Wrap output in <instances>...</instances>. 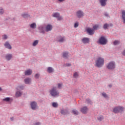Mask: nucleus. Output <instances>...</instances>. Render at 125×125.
Instances as JSON below:
<instances>
[{"instance_id":"nucleus-1","label":"nucleus","mask_w":125,"mask_h":125,"mask_svg":"<svg viewBox=\"0 0 125 125\" xmlns=\"http://www.w3.org/2000/svg\"><path fill=\"white\" fill-rule=\"evenodd\" d=\"M104 65V59L100 57L96 61V66L98 68H101Z\"/></svg>"},{"instance_id":"nucleus-2","label":"nucleus","mask_w":125,"mask_h":125,"mask_svg":"<svg viewBox=\"0 0 125 125\" xmlns=\"http://www.w3.org/2000/svg\"><path fill=\"white\" fill-rule=\"evenodd\" d=\"M106 68H107L108 70H114V69L116 68V62H109L108 63Z\"/></svg>"},{"instance_id":"nucleus-3","label":"nucleus","mask_w":125,"mask_h":125,"mask_svg":"<svg viewBox=\"0 0 125 125\" xmlns=\"http://www.w3.org/2000/svg\"><path fill=\"white\" fill-rule=\"evenodd\" d=\"M123 111H124V107L123 106H117L113 109V112L115 114L122 113Z\"/></svg>"},{"instance_id":"nucleus-4","label":"nucleus","mask_w":125,"mask_h":125,"mask_svg":"<svg viewBox=\"0 0 125 125\" xmlns=\"http://www.w3.org/2000/svg\"><path fill=\"white\" fill-rule=\"evenodd\" d=\"M50 93L51 96H53V97H55V96H57L59 95V92L56 91V88L54 87L50 91Z\"/></svg>"},{"instance_id":"nucleus-5","label":"nucleus","mask_w":125,"mask_h":125,"mask_svg":"<svg viewBox=\"0 0 125 125\" xmlns=\"http://www.w3.org/2000/svg\"><path fill=\"white\" fill-rule=\"evenodd\" d=\"M99 43L100 44L105 45L107 44V39H106L104 37L102 36L99 39Z\"/></svg>"},{"instance_id":"nucleus-6","label":"nucleus","mask_w":125,"mask_h":125,"mask_svg":"<svg viewBox=\"0 0 125 125\" xmlns=\"http://www.w3.org/2000/svg\"><path fill=\"white\" fill-rule=\"evenodd\" d=\"M39 106L38 105V103L36 101L32 102V110L36 111L38 110Z\"/></svg>"},{"instance_id":"nucleus-7","label":"nucleus","mask_w":125,"mask_h":125,"mask_svg":"<svg viewBox=\"0 0 125 125\" xmlns=\"http://www.w3.org/2000/svg\"><path fill=\"white\" fill-rule=\"evenodd\" d=\"M61 114L62 115H68L70 114V111H69V108H66L65 109L62 108L61 110Z\"/></svg>"},{"instance_id":"nucleus-8","label":"nucleus","mask_w":125,"mask_h":125,"mask_svg":"<svg viewBox=\"0 0 125 125\" xmlns=\"http://www.w3.org/2000/svg\"><path fill=\"white\" fill-rule=\"evenodd\" d=\"M38 30H39V33H40V34H44L45 33V27L43 25L39 26Z\"/></svg>"},{"instance_id":"nucleus-9","label":"nucleus","mask_w":125,"mask_h":125,"mask_svg":"<svg viewBox=\"0 0 125 125\" xmlns=\"http://www.w3.org/2000/svg\"><path fill=\"white\" fill-rule=\"evenodd\" d=\"M86 31L87 33L89 35V36H92V35H94L95 31L94 29L91 28H88L86 29Z\"/></svg>"},{"instance_id":"nucleus-10","label":"nucleus","mask_w":125,"mask_h":125,"mask_svg":"<svg viewBox=\"0 0 125 125\" xmlns=\"http://www.w3.org/2000/svg\"><path fill=\"white\" fill-rule=\"evenodd\" d=\"M76 15L78 18H82L84 15L83 12L82 10H79L76 12Z\"/></svg>"},{"instance_id":"nucleus-11","label":"nucleus","mask_w":125,"mask_h":125,"mask_svg":"<svg viewBox=\"0 0 125 125\" xmlns=\"http://www.w3.org/2000/svg\"><path fill=\"white\" fill-rule=\"evenodd\" d=\"M57 42H65V37H62L61 36H58L57 38Z\"/></svg>"},{"instance_id":"nucleus-12","label":"nucleus","mask_w":125,"mask_h":125,"mask_svg":"<svg viewBox=\"0 0 125 125\" xmlns=\"http://www.w3.org/2000/svg\"><path fill=\"white\" fill-rule=\"evenodd\" d=\"M4 46H5V48H7V49H11V48H12V47H11V45L8 41H7L5 42L4 44Z\"/></svg>"},{"instance_id":"nucleus-13","label":"nucleus","mask_w":125,"mask_h":125,"mask_svg":"<svg viewBox=\"0 0 125 125\" xmlns=\"http://www.w3.org/2000/svg\"><path fill=\"white\" fill-rule=\"evenodd\" d=\"M24 74L26 76H31V75H32V69H27L24 71Z\"/></svg>"},{"instance_id":"nucleus-14","label":"nucleus","mask_w":125,"mask_h":125,"mask_svg":"<svg viewBox=\"0 0 125 125\" xmlns=\"http://www.w3.org/2000/svg\"><path fill=\"white\" fill-rule=\"evenodd\" d=\"M88 108L86 106H84L81 108V112L83 113V114H86L87 113V110Z\"/></svg>"},{"instance_id":"nucleus-15","label":"nucleus","mask_w":125,"mask_h":125,"mask_svg":"<svg viewBox=\"0 0 125 125\" xmlns=\"http://www.w3.org/2000/svg\"><path fill=\"white\" fill-rule=\"evenodd\" d=\"M108 0H100V3L101 4V5L102 6L105 7L106 6V5L107 4V1Z\"/></svg>"},{"instance_id":"nucleus-16","label":"nucleus","mask_w":125,"mask_h":125,"mask_svg":"<svg viewBox=\"0 0 125 125\" xmlns=\"http://www.w3.org/2000/svg\"><path fill=\"white\" fill-rule=\"evenodd\" d=\"M5 57L7 61H10V60H11V59L12 58V54H7L5 55Z\"/></svg>"},{"instance_id":"nucleus-17","label":"nucleus","mask_w":125,"mask_h":125,"mask_svg":"<svg viewBox=\"0 0 125 125\" xmlns=\"http://www.w3.org/2000/svg\"><path fill=\"white\" fill-rule=\"evenodd\" d=\"M52 25L51 24H47L45 27V31L46 32H49L52 30Z\"/></svg>"},{"instance_id":"nucleus-18","label":"nucleus","mask_w":125,"mask_h":125,"mask_svg":"<svg viewBox=\"0 0 125 125\" xmlns=\"http://www.w3.org/2000/svg\"><path fill=\"white\" fill-rule=\"evenodd\" d=\"M3 101H5V102H12L13 99L10 97H6L3 99Z\"/></svg>"},{"instance_id":"nucleus-19","label":"nucleus","mask_w":125,"mask_h":125,"mask_svg":"<svg viewBox=\"0 0 125 125\" xmlns=\"http://www.w3.org/2000/svg\"><path fill=\"white\" fill-rule=\"evenodd\" d=\"M21 16L26 19V18H29V17H30V14L27 12H24L21 14Z\"/></svg>"},{"instance_id":"nucleus-20","label":"nucleus","mask_w":125,"mask_h":125,"mask_svg":"<svg viewBox=\"0 0 125 125\" xmlns=\"http://www.w3.org/2000/svg\"><path fill=\"white\" fill-rule=\"evenodd\" d=\"M62 57L63 58H64V59H67L69 57V52L66 51L63 52L62 53Z\"/></svg>"},{"instance_id":"nucleus-21","label":"nucleus","mask_w":125,"mask_h":125,"mask_svg":"<svg viewBox=\"0 0 125 125\" xmlns=\"http://www.w3.org/2000/svg\"><path fill=\"white\" fill-rule=\"evenodd\" d=\"M83 43H89V38H84L82 40Z\"/></svg>"},{"instance_id":"nucleus-22","label":"nucleus","mask_w":125,"mask_h":125,"mask_svg":"<svg viewBox=\"0 0 125 125\" xmlns=\"http://www.w3.org/2000/svg\"><path fill=\"white\" fill-rule=\"evenodd\" d=\"M24 87H25L24 85H19L17 87L16 89L17 90H19V91L23 90Z\"/></svg>"},{"instance_id":"nucleus-23","label":"nucleus","mask_w":125,"mask_h":125,"mask_svg":"<svg viewBox=\"0 0 125 125\" xmlns=\"http://www.w3.org/2000/svg\"><path fill=\"white\" fill-rule=\"evenodd\" d=\"M32 80L30 78H27L24 79V82L25 84H29L31 83Z\"/></svg>"},{"instance_id":"nucleus-24","label":"nucleus","mask_w":125,"mask_h":125,"mask_svg":"<svg viewBox=\"0 0 125 125\" xmlns=\"http://www.w3.org/2000/svg\"><path fill=\"white\" fill-rule=\"evenodd\" d=\"M122 18L123 23L125 24V10H123L122 11Z\"/></svg>"},{"instance_id":"nucleus-25","label":"nucleus","mask_w":125,"mask_h":125,"mask_svg":"<svg viewBox=\"0 0 125 125\" xmlns=\"http://www.w3.org/2000/svg\"><path fill=\"white\" fill-rule=\"evenodd\" d=\"M85 103H86L87 104H88L89 105H92L93 104V103L92 102V101L90 100L89 98L86 99Z\"/></svg>"},{"instance_id":"nucleus-26","label":"nucleus","mask_w":125,"mask_h":125,"mask_svg":"<svg viewBox=\"0 0 125 125\" xmlns=\"http://www.w3.org/2000/svg\"><path fill=\"white\" fill-rule=\"evenodd\" d=\"M16 97L18 98V97H20V96H21V95H22V92L18 90L16 92Z\"/></svg>"},{"instance_id":"nucleus-27","label":"nucleus","mask_w":125,"mask_h":125,"mask_svg":"<svg viewBox=\"0 0 125 125\" xmlns=\"http://www.w3.org/2000/svg\"><path fill=\"white\" fill-rule=\"evenodd\" d=\"M97 120L99 122H102L103 120H104V117L103 115H99L97 117Z\"/></svg>"},{"instance_id":"nucleus-28","label":"nucleus","mask_w":125,"mask_h":125,"mask_svg":"<svg viewBox=\"0 0 125 125\" xmlns=\"http://www.w3.org/2000/svg\"><path fill=\"white\" fill-rule=\"evenodd\" d=\"M47 71L48 73H52V72H54V69H53V68L51 67H48L47 68Z\"/></svg>"},{"instance_id":"nucleus-29","label":"nucleus","mask_w":125,"mask_h":125,"mask_svg":"<svg viewBox=\"0 0 125 125\" xmlns=\"http://www.w3.org/2000/svg\"><path fill=\"white\" fill-rule=\"evenodd\" d=\"M53 17H55V18H57L60 16V14L58 12L55 13L52 15Z\"/></svg>"},{"instance_id":"nucleus-30","label":"nucleus","mask_w":125,"mask_h":125,"mask_svg":"<svg viewBox=\"0 0 125 125\" xmlns=\"http://www.w3.org/2000/svg\"><path fill=\"white\" fill-rule=\"evenodd\" d=\"M109 27V24L105 23L103 26V28L104 29V30H107V29H108Z\"/></svg>"},{"instance_id":"nucleus-31","label":"nucleus","mask_w":125,"mask_h":125,"mask_svg":"<svg viewBox=\"0 0 125 125\" xmlns=\"http://www.w3.org/2000/svg\"><path fill=\"white\" fill-rule=\"evenodd\" d=\"M38 43H39V40H35L33 42L32 45H33V46H36V45H38Z\"/></svg>"},{"instance_id":"nucleus-32","label":"nucleus","mask_w":125,"mask_h":125,"mask_svg":"<svg viewBox=\"0 0 125 125\" xmlns=\"http://www.w3.org/2000/svg\"><path fill=\"white\" fill-rule=\"evenodd\" d=\"M3 13H4V9L2 7H0V15H2Z\"/></svg>"},{"instance_id":"nucleus-33","label":"nucleus","mask_w":125,"mask_h":125,"mask_svg":"<svg viewBox=\"0 0 125 125\" xmlns=\"http://www.w3.org/2000/svg\"><path fill=\"white\" fill-rule=\"evenodd\" d=\"M99 28V25L98 24H95L93 26V30L95 31V30H97Z\"/></svg>"},{"instance_id":"nucleus-34","label":"nucleus","mask_w":125,"mask_h":125,"mask_svg":"<svg viewBox=\"0 0 125 125\" xmlns=\"http://www.w3.org/2000/svg\"><path fill=\"white\" fill-rule=\"evenodd\" d=\"M52 105L54 107V108H57L58 107V104L57 103H53Z\"/></svg>"},{"instance_id":"nucleus-35","label":"nucleus","mask_w":125,"mask_h":125,"mask_svg":"<svg viewBox=\"0 0 125 125\" xmlns=\"http://www.w3.org/2000/svg\"><path fill=\"white\" fill-rule=\"evenodd\" d=\"M72 113L74 114V115H79V111L77 110H72Z\"/></svg>"},{"instance_id":"nucleus-36","label":"nucleus","mask_w":125,"mask_h":125,"mask_svg":"<svg viewBox=\"0 0 125 125\" xmlns=\"http://www.w3.org/2000/svg\"><path fill=\"white\" fill-rule=\"evenodd\" d=\"M37 28V24L35 22L32 23V29H36Z\"/></svg>"},{"instance_id":"nucleus-37","label":"nucleus","mask_w":125,"mask_h":125,"mask_svg":"<svg viewBox=\"0 0 125 125\" xmlns=\"http://www.w3.org/2000/svg\"><path fill=\"white\" fill-rule=\"evenodd\" d=\"M102 96H103V97L104 98H109V97H108V95H107V94H106L105 92H103L102 93Z\"/></svg>"},{"instance_id":"nucleus-38","label":"nucleus","mask_w":125,"mask_h":125,"mask_svg":"<svg viewBox=\"0 0 125 125\" xmlns=\"http://www.w3.org/2000/svg\"><path fill=\"white\" fill-rule=\"evenodd\" d=\"M114 45H117V44H120V42L119 41L115 40L113 42Z\"/></svg>"},{"instance_id":"nucleus-39","label":"nucleus","mask_w":125,"mask_h":125,"mask_svg":"<svg viewBox=\"0 0 125 125\" xmlns=\"http://www.w3.org/2000/svg\"><path fill=\"white\" fill-rule=\"evenodd\" d=\"M34 77L35 79H36V80H39V78H40V74L39 73H37L35 75Z\"/></svg>"},{"instance_id":"nucleus-40","label":"nucleus","mask_w":125,"mask_h":125,"mask_svg":"<svg viewBox=\"0 0 125 125\" xmlns=\"http://www.w3.org/2000/svg\"><path fill=\"white\" fill-rule=\"evenodd\" d=\"M8 38V36H7L6 34H4L3 35V38H2L3 40H7Z\"/></svg>"},{"instance_id":"nucleus-41","label":"nucleus","mask_w":125,"mask_h":125,"mask_svg":"<svg viewBox=\"0 0 125 125\" xmlns=\"http://www.w3.org/2000/svg\"><path fill=\"white\" fill-rule=\"evenodd\" d=\"M57 20L58 21H61L63 20V17H60V16H59V17L57 18Z\"/></svg>"},{"instance_id":"nucleus-42","label":"nucleus","mask_w":125,"mask_h":125,"mask_svg":"<svg viewBox=\"0 0 125 125\" xmlns=\"http://www.w3.org/2000/svg\"><path fill=\"white\" fill-rule=\"evenodd\" d=\"M73 77L74 78H78V77H79V74H78V73L75 72L73 75Z\"/></svg>"},{"instance_id":"nucleus-43","label":"nucleus","mask_w":125,"mask_h":125,"mask_svg":"<svg viewBox=\"0 0 125 125\" xmlns=\"http://www.w3.org/2000/svg\"><path fill=\"white\" fill-rule=\"evenodd\" d=\"M78 27H79V23L76 22L74 24V28H78Z\"/></svg>"},{"instance_id":"nucleus-44","label":"nucleus","mask_w":125,"mask_h":125,"mask_svg":"<svg viewBox=\"0 0 125 125\" xmlns=\"http://www.w3.org/2000/svg\"><path fill=\"white\" fill-rule=\"evenodd\" d=\"M62 86V84H61V83L58 84V88H59V89L61 88Z\"/></svg>"},{"instance_id":"nucleus-45","label":"nucleus","mask_w":125,"mask_h":125,"mask_svg":"<svg viewBox=\"0 0 125 125\" xmlns=\"http://www.w3.org/2000/svg\"><path fill=\"white\" fill-rule=\"evenodd\" d=\"M66 66H67V67H71V66H72V64L71 63H66Z\"/></svg>"},{"instance_id":"nucleus-46","label":"nucleus","mask_w":125,"mask_h":125,"mask_svg":"<svg viewBox=\"0 0 125 125\" xmlns=\"http://www.w3.org/2000/svg\"><path fill=\"white\" fill-rule=\"evenodd\" d=\"M104 15V16H105V17H110V16H109V14H108L107 13H105Z\"/></svg>"},{"instance_id":"nucleus-47","label":"nucleus","mask_w":125,"mask_h":125,"mask_svg":"<svg viewBox=\"0 0 125 125\" xmlns=\"http://www.w3.org/2000/svg\"><path fill=\"white\" fill-rule=\"evenodd\" d=\"M10 120L12 121H14V117H11L10 118Z\"/></svg>"},{"instance_id":"nucleus-48","label":"nucleus","mask_w":125,"mask_h":125,"mask_svg":"<svg viewBox=\"0 0 125 125\" xmlns=\"http://www.w3.org/2000/svg\"><path fill=\"white\" fill-rule=\"evenodd\" d=\"M122 54L124 56H125V49L123 51Z\"/></svg>"},{"instance_id":"nucleus-49","label":"nucleus","mask_w":125,"mask_h":125,"mask_svg":"<svg viewBox=\"0 0 125 125\" xmlns=\"http://www.w3.org/2000/svg\"><path fill=\"white\" fill-rule=\"evenodd\" d=\"M65 0H58L60 2H63V1H64Z\"/></svg>"},{"instance_id":"nucleus-50","label":"nucleus","mask_w":125,"mask_h":125,"mask_svg":"<svg viewBox=\"0 0 125 125\" xmlns=\"http://www.w3.org/2000/svg\"><path fill=\"white\" fill-rule=\"evenodd\" d=\"M108 86H109V87H110V88H111L113 86V85L112 84H109Z\"/></svg>"},{"instance_id":"nucleus-51","label":"nucleus","mask_w":125,"mask_h":125,"mask_svg":"<svg viewBox=\"0 0 125 125\" xmlns=\"http://www.w3.org/2000/svg\"><path fill=\"white\" fill-rule=\"evenodd\" d=\"M109 25V26H110V27H112V26H113V24H112V23H110Z\"/></svg>"},{"instance_id":"nucleus-52","label":"nucleus","mask_w":125,"mask_h":125,"mask_svg":"<svg viewBox=\"0 0 125 125\" xmlns=\"http://www.w3.org/2000/svg\"><path fill=\"white\" fill-rule=\"evenodd\" d=\"M2 90V88H1V87H0V91H1Z\"/></svg>"},{"instance_id":"nucleus-53","label":"nucleus","mask_w":125,"mask_h":125,"mask_svg":"<svg viewBox=\"0 0 125 125\" xmlns=\"http://www.w3.org/2000/svg\"><path fill=\"white\" fill-rule=\"evenodd\" d=\"M30 107H32V102H30Z\"/></svg>"},{"instance_id":"nucleus-54","label":"nucleus","mask_w":125,"mask_h":125,"mask_svg":"<svg viewBox=\"0 0 125 125\" xmlns=\"http://www.w3.org/2000/svg\"><path fill=\"white\" fill-rule=\"evenodd\" d=\"M30 28H32V24H31L30 25Z\"/></svg>"},{"instance_id":"nucleus-55","label":"nucleus","mask_w":125,"mask_h":125,"mask_svg":"<svg viewBox=\"0 0 125 125\" xmlns=\"http://www.w3.org/2000/svg\"><path fill=\"white\" fill-rule=\"evenodd\" d=\"M29 31V32H31V29H30Z\"/></svg>"},{"instance_id":"nucleus-56","label":"nucleus","mask_w":125,"mask_h":125,"mask_svg":"<svg viewBox=\"0 0 125 125\" xmlns=\"http://www.w3.org/2000/svg\"><path fill=\"white\" fill-rule=\"evenodd\" d=\"M0 71H1L0 69Z\"/></svg>"}]
</instances>
